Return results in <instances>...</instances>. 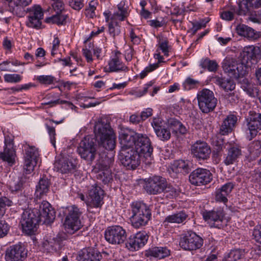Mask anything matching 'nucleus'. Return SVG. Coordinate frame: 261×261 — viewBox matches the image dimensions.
<instances>
[{"label": "nucleus", "mask_w": 261, "mask_h": 261, "mask_svg": "<svg viewBox=\"0 0 261 261\" xmlns=\"http://www.w3.org/2000/svg\"><path fill=\"white\" fill-rule=\"evenodd\" d=\"M69 6L75 10H80L84 7L83 0H69Z\"/></svg>", "instance_id": "69168bd1"}, {"label": "nucleus", "mask_w": 261, "mask_h": 261, "mask_svg": "<svg viewBox=\"0 0 261 261\" xmlns=\"http://www.w3.org/2000/svg\"><path fill=\"white\" fill-rule=\"evenodd\" d=\"M231 10L233 11V12L230 11H224L222 12L220 14L221 18L226 21L232 20L234 18L233 12L235 11V9L233 7Z\"/></svg>", "instance_id": "e2e57ef3"}, {"label": "nucleus", "mask_w": 261, "mask_h": 261, "mask_svg": "<svg viewBox=\"0 0 261 261\" xmlns=\"http://www.w3.org/2000/svg\"><path fill=\"white\" fill-rule=\"evenodd\" d=\"M38 210L39 219L43 223L49 224L53 222L56 217V213L51 205L46 201H43Z\"/></svg>", "instance_id": "6ab92c4d"}, {"label": "nucleus", "mask_w": 261, "mask_h": 261, "mask_svg": "<svg viewBox=\"0 0 261 261\" xmlns=\"http://www.w3.org/2000/svg\"><path fill=\"white\" fill-rule=\"evenodd\" d=\"M154 132L159 139L162 141H167L171 138L170 129L167 125Z\"/></svg>", "instance_id": "ea45409f"}, {"label": "nucleus", "mask_w": 261, "mask_h": 261, "mask_svg": "<svg viewBox=\"0 0 261 261\" xmlns=\"http://www.w3.org/2000/svg\"><path fill=\"white\" fill-rule=\"evenodd\" d=\"M200 66L204 69L213 72L217 70L218 64L214 60H211L208 58L202 59L200 62Z\"/></svg>", "instance_id": "79ce46f5"}, {"label": "nucleus", "mask_w": 261, "mask_h": 261, "mask_svg": "<svg viewBox=\"0 0 261 261\" xmlns=\"http://www.w3.org/2000/svg\"><path fill=\"white\" fill-rule=\"evenodd\" d=\"M170 169L175 173H186L188 171V166L184 161L177 160L171 164Z\"/></svg>", "instance_id": "4c0bfd02"}, {"label": "nucleus", "mask_w": 261, "mask_h": 261, "mask_svg": "<svg viewBox=\"0 0 261 261\" xmlns=\"http://www.w3.org/2000/svg\"><path fill=\"white\" fill-rule=\"evenodd\" d=\"M102 256L99 252L92 248H84L80 250L76 256L78 261H100Z\"/></svg>", "instance_id": "393cba45"}, {"label": "nucleus", "mask_w": 261, "mask_h": 261, "mask_svg": "<svg viewBox=\"0 0 261 261\" xmlns=\"http://www.w3.org/2000/svg\"><path fill=\"white\" fill-rule=\"evenodd\" d=\"M193 156L199 160H205L210 158L211 149L204 141H197L191 146Z\"/></svg>", "instance_id": "aec40b11"}, {"label": "nucleus", "mask_w": 261, "mask_h": 261, "mask_svg": "<svg viewBox=\"0 0 261 261\" xmlns=\"http://www.w3.org/2000/svg\"><path fill=\"white\" fill-rule=\"evenodd\" d=\"M53 122L52 120H49V123H45V127L49 136L50 142L54 148H56V131L55 128L52 126Z\"/></svg>", "instance_id": "49530a36"}, {"label": "nucleus", "mask_w": 261, "mask_h": 261, "mask_svg": "<svg viewBox=\"0 0 261 261\" xmlns=\"http://www.w3.org/2000/svg\"><path fill=\"white\" fill-rule=\"evenodd\" d=\"M63 214L65 217L64 226L67 232L73 234L83 227L81 220L83 212L77 206H67L64 209Z\"/></svg>", "instance_id": "7ed1b4c3"}, {"label": "nucleus", "mask_w": 261, "mask_h": 261, "mask_svg": "<svg viewBox=\"0 0 261 261\" xmlns=\"http://www.w3.org/2000/svg\"><path fill=\"white\" fill-rule=\"evenodd\" d=\"M214 82L219 86L225 92L232 91L235 88L236 85L234 82L230 79H226L219 76L213 77Z\"/></svg>", "instance_id": "473e14b6"}, {"label": "nucleus", "mask_w": 261, "mask_h": 261, "mask_svg": "<svg viewBox=\"0 0 261 261\" xmlns=\"http://www.w3.org/2000/svg\"><path fill=\"white\" fill-rule=\"evenodd\" d=\"M241 155V150L238 146H231L228 149L223 162L226 165L233 164L238 162V159Z\"/></svg>", "instance_id": "cd10ccee"}, {"label": "nucleus", "mask_w": 261, "mask_h": 261, "mask_svg": "<svg viewBox=\"0 0 261 261\" xmlns=\"http://www.w3.org/2000/svg\"><path fill=\"white\" fill-rule=\"evenodd\" d=\"M237 117L233 114H230L224 120L220 129V133L222 135L231 133L235 126Z\"/></svg>", "instance_id": "c85d7f7f"}, {"label": "nucleus", "mask_w": 261, "mask_h": 261, "mask_svg": "<svg viewBox=\"0 0 261 261\" xmlns=\"http://www.w3.org/2000/svg\"><path fill=\"white\" fill-rule=\"evenodd\" d=\"M67 15L62 13H56V15L47 19V22L56 23L58 25L64 24L66 21Z\"/></svg>", "instance_id": "37998d69"}, {"label": "nucleus", "mask_w": 261, "mask_h": 261, "mask_svg": "<svg viewBox=\"0 0 261 261\" xmlns=\"http://www.w3.org/2000/svg\"><path fill=\"white\" fill-rule=\"evenodd\" d=\"M137 133L129 129H122L119 133V140L121 149L129 150L135 146Z\"/></svg>", "instance_id": "4be33fe9"}, {"label": "nucleus", "mask_w": 261, "mask_h": 261, "mask_svg": "<svg viewBox=\"0 0 261 261\" xmlns=\"http://www.w3.org/2000/svg\"><path fill=\"white\" fill-rule=\"evenodd\" d=\"M50 182L47 178L40 179L36 187L35 196L36 198L40 199L46 196L49 191Z\"/></svg>", "instance_id": "2f4dec72"}, {"label": "nucleus", "mask_w": 261, "mask_h": 261, "mask_svg": "<svg viewBox=\"0 0 261 261\" xmlns=\"http://www.w3.org/2000/svg\"><path fill=\"white\" fill-rule=\"evenodd\" d=\"M148 239V236L145 231L138 232L128 238L126 247L132 251L138 250L146 244Z\"/></svg>", "instance_id": "f3484780"}, {"label": "nucleus", "mask_w": 261, "mask_h": 261, "mask_svg": "<svg viewBox=\"0 0 261 261\" xmlns=\"http://www.w3.org/2000/svg\"><path fill=\"white\" fill-rule=\"evenodd\" d=\"M26 255L24 246L19 243L7 248L5 258L6 261H19L25 257Z\"/></svg>", "instance_id": "412c9836"}, {"label": "nucleus", "mask_w": 261, "mask_h": 261, "mask_svg": "<svg viewBox=\"0 0 261 261\" xmlns=\"http://www.w3.org/2000/svg\"><path fill=\"white\" fill-rule=\"evenodd\" d=\"M236 31L240 36L249 39L255 38L254 30L245 24H241L238 25L236 28Z\"/></svg>", "instance_id": "c9c22d12"}, {"label": "nucleus", "mask_w": 261, "mask_h": 261, "mask_svg": "<svg viewBox=\"0 0 261 261\" xmlns=\"http://www.w3.org/2000/svg\"><path fill=\"white\" fill-rule=\"evenodd\" d=\"M134 150L148 160L146 164L152 160L153 148L150 139L146 134L137 133Z\"/></svg>", "instance_id": "423d86ee"}, {"label": "nucleus", "mask_w": 261, "mask_h": 261, "mask_svg": "<svg viewBox=\"0 0 261 261\" xmlns=\"http://www.w3.org/2000/svg\"><path fill=\"white\" fill-rule=\"evenodd\" d=\"M92 50L91 44H89V48L86 46L82 49L83 55L86 58L88 63H91L93 60L92 55Z\"/></svg>", "instance_id": "680f3d73"}, {"label": "nucleus", "mask_w": 261, "mask_h": 261, "mask_svg": "<svg viewBox=\"0 0 261 261\" xmlns=\"http://www.w3.org/2000/svg\"><path fill=\"white\" fill-rule=\"evenodd\" d=\"M202 238L192 231H188L181 237L180 246L186 250H194L200 248L203 245Z\"/></svg>", "instance_id": "ddd939ff"}, {"label": "nucleus", "mask_w": 261, "mask_h": 261, "mask_svg": "<svg viewBox=\"0 0 261 261\" xmlns=\"http://www.w3.org/2000/svg\"><path fill=\"white\" fill-rule=\"evenodd\" d=\"M245 251L242 249L231 250L223 258V261H236L244 254Z\"/></svg>", "instance_id": "a19ab883"}, {"label": "nucleus", "mask_w": 261, "mask_h": 261, "mask_svg": "<svg viewBox=\"0 0 261 261\" xmlns=\"http://www.w3.org/2000/svg\"><path fill=\"white\" fill-rule=\"evenodd\" d=\"M159 48L162 50L165 56H168L169 53L168 41L167 38L163 37H158Z\"/></svg>", "instance_id": "de8ad7c7"}, {"label": "nucleus", "mask_w": 261, "mask_h": 261, "mask_svg": "<svg viewBox=\"0 0 261 261\" xmlns=\"http://www.w3.org/2000/svg\"><path fill=\"white\" fill-rule=\"evenodd\" d=\"M37 80L39 83L42 84L49 85L51 84L55 81L56 79L51 75H39L37 77Z\"/></svg>", "instance_id": "5fc2aeb1"}, {"label": "nucleus", "mask_w": 261, "mask_h": 261, "mask_svg": "<svg viewBox=\"0 0 261 261\" xmlns=\"http://www.w3.org/2000/svg\"><path fill=\"white\" fill-rule=\"evenodd\" d=\"M12 201L7 197H0V217L5 214L6 206H10L12 205Z\"/></svg>", "instance_id": "603ef678"}, {"label": "nucleus", "mask_w": 261, "mask_h": 261, "mask_svg": "<svg viewBox=\"0 0 261 261\" xmlns=\"http://www.w3.org/2000/svg\"><path fill=\"white\" fill-rule=\"evenodd\" d=\"M132 216L130 220L132 226L135 228H139L145 226L151 217V210L145 203L136 201L131 204Z\"/></svg>", "instance_id": "f03ea898"}, {"label": "nucleus", "mask_w": 261, "mask_h": 261, "mask_svg": "<svg viewBox=\"0 0 261 261\" xmlns=\"http://www.w3.org/2000/svg\"><path fill=\"white\" fill-rule=\"evenodd\" d=\"M104 194V191L97 184L91 185L88 190L86 201L88 209L101 207L103 204Z\"/></svg>", "instance_id": "9b49d317"}, {"label": "nucleus", "mask_w": 261, "mask_h": 261, "mask_svg": "<svg viewBox=\"0 0 261 261\" xmlns=\"http://www.w3.org/2000/svg\"><path fill=\"white\" fill-rule=\"evenodd\" d=\"M224 96L227 101L231 104L237 103L238 100V96L234 92L227 93L224 95Z\"/></svg>", "instance_id": "774afa93"}, {"label": "nucleus", "mask_w": 261, "mask_h": 261, "mask_svg": "<svg viewBox=\"0 0 261 261\" xmlns=\"http://www.w3.org/2000/svg\"><path fill=\"white\" fill-rule=\"evenodd\" d=\"M248 151L251 158L258 156L261 154V141L255 140L251 142L248 146Z\"/></svg>", "instance_id": "58836bf2"}, {"label": "nucleus", "mask_w": 261, "mask_h": 261, "mask_svg": "<svg viewBox=\"0 0 261 261\" xmlns=\"http://www.w3.org/2000/svg\"><path fill=\"white\" fill-rule=\"evenodd\" d=\"M9 230V225L4 221L0 220V238L5 237Z\"/></svg>", "instance_id": "338daca9"}, {"label": "nucleus", "mask_w": 261, "mask_h": 261, "mask_svg": "<svg viewBox=\"0 0 261 261\" xmlns=\"http://www.w3.org/2000/svg\"><path fill=\"white\" fill-rule=\"evenodd\" d=\"M98 177L104 183H107L111 179L110 171L107 169L105 171H101L98 174Z\"/></svg>", "instance_id": "0e129e2a"}, {"label": "nucleus", "mask_w": 261, "mask_h": 261, "mask_svg": "<svg viewBox=\"0 0 261 261\" xmlns=\"http://www.w3.org/2000/svg\"><path fill=\"white\" fill-rule=\"evenodd\" d=\"M170 254V250L166 247H154L149 248L146 251L147 257H153L162 259L168 257Z\"/></svg>", "instance_id": "7c9ffc66"}, {"label": "nucleus", "mask_w": 261, "mask_h": 261, "mask_svg": "<svg viewBox=\"0 0 261 261\" xmlns=\"http://www.w3.org/2000/svg\"><path fill=\"white\" fill-rule=\"evenodd\" d=\"M255 57V47L253 45L245 46L240 53L239 59L247 68H250L251 60Z\"/></svg>", "instance_id": "c756f323"}, {"label": "nucleus", "mask_w": 261, "mask_h": 261, "mask_svg": "<svg viewBox=\"0 0 261 261\" xmlns=\"http://www.w3.org/2000/svg\"><path fill=\"white\" fill-rule=\"evenodd\" d=\"M120 53H116L109 62V69L111 72L125 70L127 67L120 60Z\"/></svg>", "instance_id": "f704fd0d"}, {"label": "nucleus", "mask_w": 261, "mask_h": 261, "mask_svg": "<svg viewBox=\"0 0 261 261\" xmlns=\"http://www.w3.org/2000/svg\"><path fill=\"white\" fill-rule=\"evenodd\" d=\"M166 122L160 117L156 116L152 118L151 125L154 132L166 125Z\"/></svg>", "instance_id": "8fccbe9b"}, {"label": "nucleus", "mask_w": 261, "mask_h": 261, "mask_svg": "<svg viewBox=\"0 0 261 261\" xmlns=\"http://www.w3.org/2000/svg\"><path fill=\"white\" fill-rule=\"evenodd\" d=\"M128 15H129L127 14L118 10V11L113 14L111 17V21L114 22H118V21H124Z\"/></svg>", "instance_id": "6e6d98bb"}, {"label": "nucleus", "mask_w": 261, "mask_h": 261, "mask_svg": "<svg viewBox=\"0 0 261 261\" xmlns=\"http://www.w3.org/2000/svg\"><path fill=\"white\" fill-rule=\"evenodd\" d=\"M77 152L82 158L88 161H92L96 154V145L93 139L90 136L85 137L81 141Z\"/></svg>", "instance_id": "1a4fd4ad"}, {"label": "nucleus", "mask_w": 261, "mask_h": 261, "mask_svg": "<svg viewBox=\"0 0 261 261\" xmlns=\"http://www.w3.org/2000/svg\"><path fill=\"white\" fill-rule=\"evenodd\" d=\"M158 67V63L150 64L149 66L146 67L145 69L140 73V77L141 79H144L148 73L154 70Z\"/></svg>", "instance_id": "052dcab7"}, {"label": "nucleus", "mask_w": 261, "mask_h": 261, "mask_svg": "<svg viewBox=\"0 0 261 261\" xmlns=\"http://www.w3.org/2000/svg\"><path fill=\"white\" fill-rule=\"evenodd\" d=\"M105 237L107 242L112 244L123 243L126 238V233L122 227L114 225L108 227L105 231Z\"/></svg>", "instance_id": "4468645a"}, {"label": "nucleus", "mask_w": 261, "mask_h": 261, "mask_svg": "<svg viewBox=\"0 0 261 261\" xmlns=\"http://www.w3.org/2000/svg\"><path fill=\"white\" fill-rule=\"evenodd\" d=\"M25 177L24 176L19 178L18 181L14 182L10 186L11 189L12 191H18L21 190L24 183Z\"/></svg>", "instance_id": "13d9d810"}, {"label": "nucleus", "mask_w": 261, "mask_h": 261, "mask_svg": "<svg viewBox=\"0 0 261 261\" xmlns=\"http://www.w3.org/2000/svg\"><path fill=\"white\" fill-rule=\"evenodd\" d=\"M109 32L114 39L118 36L121 32L120 25L118 22L111 21L109 22Z\"/></svg>", "instance_id": "c03bdc74"}, {"label": "nucleus", "mask_w": 261, "mask_h": 261, "mask_svg": "<svg viewBox=\"0 0 261 261\" xmlns=\"http://www.w3.org/2000/svg\"><path fill=\"white\" fill-rule=\"evenodd\" d=\"M197 98L199 108L203 113L212 111L217 105V98L213 92L208 89L199 91L197 94Z\"/></svg>", "instance_id": "0eeeda50"}, {"label": "nucleus", "mask_w": 261, "mask_h": 261, "mask_svg": "<svg viewBox=\"0 0 261 261\" xmlns=\"http://www.w3.org/2000/svg\"><path fill=\"white\" fill-rule=\"evenodd\" d=\"M142 155L135 151L134 149L121 150L119 160L121 164L127 170H135L140 164Z\"/></svg>", "instance_id": "6e6552de"}, {"label": "nucleus", "mask_w": 261, "mask_h": 261, "mask_svg": "<svg viewBox=\"0 0 261 261\" xmlns=\"http://www.w3.org/2000/svg\"><path fill=\"white\" fill-rule=\"evenodd\" d=\"M187 216L185 212L180 211L167 216L163 224L167 226L169 223H181L186 220Z\"/></svg>", "instance_id": "72a5a7b5"}, {"label": "nucleus", "mask_w": 261, "mask_h": 261, "mask_svg": "<svg viewBox=\"0 0 261 261\" xmlns=\"http://www.w3.org/2000/svg\"><path fill=\"white\" fill-rule=\"evenodd\" d=\"M55 167L62 173L71 172L76 167V161L73 159L62 157L59 161L56 162Z\"/></svg>", "instance_id": "a878e982"}, {"label": "nucleus", "mask_w": 261, "mask_h": 261, "mask_svg": "<svg viewBox=\"0 0 261 261\" xmlns=\"http://www.w3.org/2000/svg\"><path fill=\"white\" fill-rule=\"evenodd\" d=\"M213 179V175L206 169L197 168L193 171L189 175L190 183L194 186H200L210 183Z\"/></svg>", "instance_id": "2eb2a0df"}, {"label": "nucleus", "mask_w": 261, "mask_h": 261, "mask_svg": "<svg viewBox=\"0 0 261 261\" xmlns=\"http://www.w3.org/2000/svg\"><path fill=\"white\" fill-rule=\"evenodd\" d=\"M167 125L169 127L170 130L176 133H179L181 134H185L187 133V129L186 127L179 121L171 119L168 121Z\"/></svg>", "instance_id": "e433bc0d"}, {"label": "nucleus", "mask_w": 261, "mask_h": 261, "mask_svg": "<svg viewBox=\"0 0 261 261\" xmlns=\"http://www.w3.org/2000/svg\"><path fill=\"white\" fill-rule=\"evenodd\" d=\"M98 5L97 2L91 1L89 2L88 6L85 9V14L87 17L93 18L96 16L95 11Z\"/></svg>", "instance_id": "09e8293b"}, {"label": "nucleus", "mask_w": 261, "mask_h": 261, "mask_svg": "<svg viewBox=\"0 0 261 261\" xmlns=\"http://www.w3.org/2000/svg\"><path fill=\"white\" fill-rule=\"evenodd\" d=\"M65 103L70 109H73L75 107L71 102L63 100L57 99L54 101H49L47 102H44L43 104L44 105H49V107H51L59 104Z\"/></svg>", "instance_id": "4d7b16f0"}, {"label": "nucleus", "mask_w": 261, "mask_h": 261, "mask_svg": "<svg viewBox=\"0 0 261 261\" xmlns=\"http://www.w3.org/2000/svg\"><path fill=\"white\" fill-rule=\"evenodd\" d=\"M4 152L0 153V158L12 166L15 162V151L13 148V140L9 136L5 137Z\"/></svg>", "instance_id": "5701e85b"}, {"label": "nucleus", "mask_w": 261, "mask_h": 261, "mask_svg": "<svg viewBox=\"0 0 261 261\" xmlns=\"http://www.w3.org/2000/svg\"><path fill=\"white\" fill-rule=\"evenodd\" d=\"M222 67L230 77L235 79L244 76L249 70L247 65L243 64L239 59L237 60L228 57L224 60Z\"/></svg>", "instance_id": "39448f33"}, {"label": "nucleus", "mask_w": 261, "mask_h": 261, "mask_svg": "<svg viewBox=\"0 0 261 261\" xmlns=\"http://www.w3.org/2000/svg\"><path fill=\"white\" fill-rule=\"evenodd\" d=\"M261 7V0H242L239 4V15H245L251 8Z\"/></svg>", "instance_id": "bb28decb"}, {"label": "nucleus", "mask_w": 261, "mask_h": 261, "mask_svg": "<svg viewBox=\"0 0 261 261\" xmlns=\"http://www.w3.org/2000/svg\"><path fill=\"white\" fill-rule=\"evenodd\" d=\"M29 15L26 25L30 28L38 29L42 24L41 20L43 18V11L39 5H35L28 9Z\"/></svg>", "instance_id": "dca6fc26"}, {"label": "nucleus", "mask_w": 261, "mask_h": 261, "mask_svg": "<svg viewBox=\"0 0 261 261\" xmlns=\"http://www.w3.org/2000/svg\"><path fill=\"white\" fill-rule=\"evenodd\" d=\"M199 84V82L191 77H187L182 84L184 89L190 90L196 88Z\"/></svg>", "instance_id": "3c124183"}, {"label": "nucleus", "mask_w": 261, "mask_h": 261, "mask_svg": "<svg viewBox=\"0 0 261 261\" xmlns=\"http://www.w3.org/2000/svg\"><path fill=\"white\" fill-rule=\"evenodd\" d=\"M205 23L203 21L201 22H192V27L189 30V32L191 33L192 35H194L196 32L202 28L205 27Z\"/></svg>", "instance_id": "bf43d9fd"}, {"label": "nucleus", "mask_w": 261, "mask_h": 261, "mask_svg": "<svg viewBox=\"0 0 261 261\" xmlns=\"http://www.w3.org/2000/svg\"><path fill=\"white\" fill-rule=\"evenodd\" d=\"M258 130H261V113H255L247 123L246 133L247 138L250 140L255 137Z\"/></svg>", "instance_id": "b1692460"}, {"label": "nucleus", "mask_w": 261, "mask_h": 261, "mask_svg": "<svg viewBox=\"0 0 261 261\" xmlns=\"http://www.w3.org/2000/svg\"><path fill=\"white\" fill-rule=\"evenodd\" d=\"M166 197L169 198H173L177 196L179 193L178 189L170 185H168L166 182V187L164 188L163 192Z\"/></svg>", "instance_id": "a18cd8bd"}, {"label": "nucleus", "mask_w": 261, "mask_h": 261, "mask_svg": "<svg viewBox=\"0 0 261 261\" xmlns=\"http://www.w3.org/2000/svg\"><path fill=\"white\" fill-rule=\"evenodd\" d=\"M94 133L99 145L107 150L115 148L116 136L109 123L98 120L95 125Z\"/></svg>", "instance_id": "f257e3e1"}, {"label": "nucleus", "mask_w": 261, "mask_h": 261, "mask_svg": "<svg viewBox=\"0 0 261 261\" xmlns=\"http://www.w3.org/2000/svg\"><path fill=\"white\" fill-rule=\"evenodd\" d=\"M37 208L33 210H25L21 215L20 223L23 231L28 235H32L37 231L38 223L40 221Z\"/></svg>", "instance_id": "20e7f679"}, {"label": "nucleus", "mask_w": 261, "mask_h": 261, "mask_svg": "<svg viewBox=\"0 0 261 261\" xmlns=\"http://www.w3.org/2000/svg\"><path fill=\"white\" fill-rule=\"evenodd\" d=\"M4 80L7 83H18L22 80V76L18 74H6L4 76Z\"/></svg>", "instance_id": "864d4df0"}, {"label": "nucleus", "mask_w": 261, "mask_h": 261, "mask_svg": "<svg viewBox=\"0 0 261 261\" xmlns=\"http://www.w3.org/2000/svg\"><path fill=\"white\" fill-rule=\"evenodd\" d=\"M203 217L211 227L221 228L225 224L223 210L206 212L203 213Z\"/></svg>", "instance_id": "a211bd4d"}, {"label": "nucleus", "mask_w": 261, "mask_h": 261, "mask_svg": "<svg viewBox=\"0 0 261 261\" xmlns=\"http://www.w3.org/2000/svg\"><path fill=\"white\" fill-rule=\"evenodd\" d=\"M140 182H144L143 186L148 193L155 195L163 192L167 181L165 178L162 176H153L147 179H141Z\"/></svg>", "instance_id": "f8f14e48"}, {"label": "nucleus", "mask_w": 261, "mask_h": 261, "mask_svg": "<svg viewBox=\"0 0 261 261\" xmlns=\"http://www.w3.org/2000/svg\"><path fill=\"white\" fill-rule=\"evenodd\" d=\"M24 150L23 169L26 174H29L33 171L39 160L38 149L34 146L25 144L23 146Z\"/></svg>", "instance_id": "9d476101"}]
</instances>
